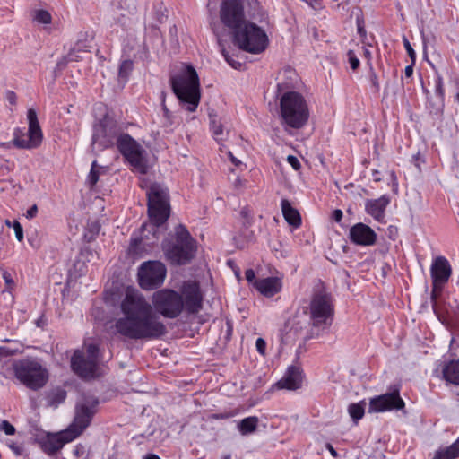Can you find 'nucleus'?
Listing matches in <instances>:
<instances>
[{
  "label": "nucleus",
  "instance_id": "obj_1",
  "mask_svg": "<svg viewBox=\"0 0 459 459\" xmlns=\"http://www.w3.org/2000/svg\"><path fill=\"white\" fill-rule=\"evenodd\" d=\"M203 307V294L196 281H184L180 292L161 289L152 297V304L136 290H127L121 301L123 317L116 321L117 332L132 340H153L167 333L159 315L174 319L186 310L197 314Z\"/></svg>",
  "mask_w": 459,
  "mask_h": 459
},
{
  "label": "nucleus",
  "instance_id": "obj_2",
  "mask_svg": "<svg viewBox=\"0 0 459 459\" xmlns=\"http://www.w3.org/2000/svg\"><path fill=\"white\" fill-rule=\"evenodd\" d=\"M149 222L143 223L139 235H133L129 249L133 253L147 251L154 246L160 234V227L170 215L169 190L160 184H152L147 191Z\"/></svg>",
  "mask_w": 459,
  "mask_h": 459
},
{
  "label": "nucleus",
  "instance_id": "obj_3",
  "mask_svg": "<svg viewBox=\"0 0 459 459\" xmlns=\"http://www.w3.org/2000/svg\"><path fill=\"white\" fill-rule=\"evenodd\" d=\"M171 88L180 105L187 111L196 110L200 102L199 77L192 65H186L179 75L170 79Z\"/></svg>",
  "mask_w": 459,
  "mask_h": 459
},
{
  "label": "nucleus",
  "instance_id": "obj_4",
  "mask_svg": "<svg viewBox=\"0 0 459 459\" xmlns=\"http://www.w3.org/2000/svg\"><path fill=\"white\" fill-rule=\"evenodd\" d=\"M280 117L284 127L302 128L309 117L307 103L302 94L290 91L280 98Z\"/></svg>",
  "mask_w": 459,
  "mask_h": 459
},
{
  "label": "nucleus",
  "instance_id": "obj_5",
  "mask_svg": "<svg viewBox=\"0 0 459 459\" xmlns=\"http://www.w3.org/2000/svg\"><path fill=\"white\" fill-rule=\"evenodd\" d=\"M162 249L171 264H186L194 258L196 246L187 229L180 224L175 229L173 241L165 240Z\"/></svg>",
  "mask_w": 459,
  "mask_h": 459
},
{
  "label": "nucleus",
  "instance_id": "obj_6",
  "mask_svg": "<svg viewBox=\"0 0 459 459\" xmlns=\"http://www.w3.org/2000/svg\"><path fill=\"white\" fill-rule=\"evenodd\" d=\"M12 369L15 378L33 391L41 389L48 381V370L36 359L15 360Z\"/></svg>",
  "mask_w": 459,
  "mask_h": 459
},
{
  "label": "nucleus",
  "instance_id": "obj_7",
  "mask_svg": "<svg viewBox=\"0 0 459 459\" xmlns=\"http://www.w3.org/2000/svg\"><path fill=\"white\" fill-rule=\"evenodd\" d=\"M232 38L238 48L252 54H260L268 46V38L264 30L249 21L236 30Z\"/></svg>",
  "mask_w": 459,
  "mask_h": 459
},
{
  "label": "nucleus",
  "instance_id": "obj_8",
  "mask_svg": "<svg viewBox=\"0 0 459 459\" xmlns=\"http://www.w3.org/2000/svg\"><path fill=\"white\" fill-rule=\"evenodd\" d=\"M334 315L331 296L325 292L316 293L308 307V316L313 328L325 331L333 322Z\"/></svg>",
  "mask_w": 459,
  "mask_h": 459
},
{
  "label": "nucleus",
  "instance_id": "obj_9",
  "mask_svg": "<svg viewBox=\"0 0 459 459\" xmlns=\"http://www.w3.org/2000/svg\"><path fill=\"white\" fill-rule=\"evenodd\" d=\"M117 146L130 165L139 173L147 172V165L141 145L128 134H122L117 139Z\"/></svg>",
  "mask_w": 459,
  "mask_h": 459
},
{
  "label": "nucleus",
  "instance_id": "obj_10",
  "mask_svg": "<svg viewBox=\"0 0 459 459\" xmlns=\"http://www.w3.org/2000/svg\"><path fill=\"white\" fill-rule=\"evenodd\" d=\"M220 19L233 35L236 30L248 22L243 2L241 0H223L220 7Z\"/></svg>",
  "mask_w": 459,
  "mask_h": 459
},
{
  "label": "nucleus",
  "instance_id": "obj_11",
  "mask_svg": "<svg viewBox=\"0 0 459 459\" xmlns=\"http://www.w3.org/2000/svg\"><path fill=\"white\" fill-rule=\"evenodd\" d=\"M166 274V266L161 262H144L138 271L139 284L146 290L157 289L163 284Z\"/></svg>",
  "mask_w": 459,
  "mask_h": 459
},
{
  "label": "nucleus",
  "instance_id": "obj_12",
  "mask_svg": "<svg viewBox=\"0 0 459 459\" xmlns=\"http://www.w3.org/2000/svg\"><path fill=\"white\" fill-rule=\"evenodd\" d=\"M97 404V400L90 399H83L82 402L77 403L74 421L66 429L68 430V434H72L71 437H67L68 440L75 439L90 425L92 417L96 412Z\"/></svg>",
  "mask_w": 459,
  "mask_h": 459
},
{
  "label": "nucleus",
  "instance_id": "obj_13",
  "mask_svg": "<svg viewBox=\"0 0 459 459\" xmlns=\"http://www.w3.org/2000/svg\"><path fill=\"white\" fill-rule=\"evenodd\" d=\"M29 123L28 138L21 134L19 130L15 131L13 137V145L20 149H34L39 147L43 139V134L38 120L37 112L33 108H29L27 112Z\"/></svg>",
  "mask_w": 459,
  "mask_h": 459
},
{
  "label": "nucleus",
  "instance_id": "obj_14",
  "mask_svg": "<svg viewBox=\"0 0 459 459\" xmlns=\"http://www.w3.org/2000/svg\"><path fill=\"white\" fill-rule=\"evenodd\" d=\"M117 137L116 125L109 120H100L94 126L91 145L93 149L103 151L113 146Z\"/></svg>",
  "mask_w": 459,
  "mask_h": 459
},
{
  "label": "nucleus",
  "instance_id": "obj_15",
  "mask_svg": "<svg viewBox=\"0 0 459 459\" xmlns=\"http://www.w3.org/2000/svg\"><path fill=\"white\" fill-rule=\"evenodd\" d=\"M404 406L405 403L400 396V389L399 387H395L391 392L370 398L368 403V413L402 410Z\"/></svg>",
  "mask_w": 459,
  "mask_h": 459
},
{
  "label": "nucleus",
  "instance_id": "obj_16",
  "mask_svg": "<svg viewBox=\"0 0 459 459\" xmlns=\"http://www.w3.org/2000/svg\"><path fill=\"white\" fill-rule=\"evenodd\" d=\"M452 273V268L449 262L444 256H437L432 262L430 267V276L432 279V299H436V294L441 291L443 286L448 281Z\"/></svg>",
  "mask_w": 459,
  "mask_h": 459
},
{
  "label": "nucleus",
  "instance_id": "obj_17",
  "mask_svg": "<svg viewBox=\"0 0 459 459\" xmlns=\"http://www.w3.org/2000/svg\"><path fill=\"white\" fill-rule=\"evenodd\" d=\"M73 371L81 378L91 379L96 377L98 364L96 359L85 358L82 351L77 350L71 359Z\"/></svg>",
  "mask_w": 459,
  "mask_h": 459
},
{
  "label": "nucleus",
  "instance_id": "obj_18",
  "mask_svg": "<svg viewBox=\"0 0 459 459\" xmlns=\"http://www.w3.org/2000/svg\"><path fill=\"white\" fill-rule=\"evenodd\" d=\"M351 241L359 246H372L377 241L376 232L368 225L359 222L350 229Z\"/></svg>",
  "mask_w": 459,
  "mask_h": 459
},
{
  "label": "nucleus",
  "instance_id": "obj_19",
  "mask_svg": "<svg viewBox=\"0 0 459 459\" xmlns=\"http://www.w3.org/2000/svg\"><path fill=\"white\" fill-rule=\"evenodd\" d=\"M255 289L264 297L272 298L282 290V280L280 277H266L255 281Z\"/></svg>",
  "mask_w": 459,
  "mask_h": 459
},
{
  "label": "nucleus",
  "instance_id": "obj_20",
  "mask_svg": "<svg viewBox=\"0 0 459 459\" xmlns=\"http://www.w3.org/2000/svg\"><path fill=\"white\" fill-rule=\"evenodd\" d=\"M302 379L301 368L297 366H290L276 385L279 389L297 390L301 387Z\"/></svg>",
  "mask_w": 459,
  "mask_h": 459
},
{
  "label": "nucleus",
  "instance_id": "obj_21",
  "mask_svg": "<svg viewBox=\"0 0 459 459\" xmlns=\"http://www.w3.org/2000/svg\"><path fill=\"white\" fill-rule=\"evenodd\" d=\"M390 203V198L384 195L377 199H368L365 203V210L368 214L376 221H382L385 218V212Z\"/></svg>",
  "mask_w": 459,
  "mask_h": 459
},
{
  "label": "nucleus",
  "instance_id": "obj_22",
  "mask_svg": "<svg viewBox=\"0 0 459 459\" xmlns=\"http://www.w3.org/2000/svg\"><path fill=\"white\" fill-rule=\"evenodd\" d=\"M281 204L282 214L286 221L295 228L299 227L301 224V218L298 210L293 208L287 199H282Z\"/></svg>",
  "mask_w": 459,
  "mask_h": 459
},
{
  "label": "nucleus",
  "instance_id": "obj_23",
  "mask_svg": "<svg viewBox=\"0 0 459 459\" xmlns=\"http://www.w3.org/2000/svg\"><path fill=\"white\" fill-rule=\"evenodd\" d=\"M444 378L455 385H459V359L452 360L443 368Z\"/></svg>",
  "mask_w": 459,
  "mask_h": 459
},
{
  "label": "nucleus",
  "instance_id": "obj_24",
  "mask_svg": "<svg viewBox=\"0 0 459 459\" xmlns=\"http://www.w3.org/2000/svg\"><path fill=\"white\" fill-rule=\"evenodd\" d=\"M259 419L256 416H249L238 423V429L242 436L254 433L258 426Z\"/></svg>",
  "mask_w": 459,
  "mask_h": 459
},
{
  "label": "nucleus",
  "instance_id": "obj_25",
  "mask_svg": "<svg viewBox=\"0 0 459 459\" xmlns=\"http://www.w3.org/2000/svg\"><path fill=\"white\" fill-rule=\"evenodd\" d=\"M365 401H360L357 403H351L348 407V412L352 420L357 423L361 420L365 414Z\"/></svg>",
  "mask_w": 459,
  "mask_h": 459
},
{
  "label": "nucleus",
  "instance_id": "obj_26",
  "mask_svg": "<svg viewBox=\"0 0 459 459\" xmlns=\"http://www.w3.org/2000/svg\"><path fill=\"white\" fill-rule=\"evenodd\" d=\"M72 434H68V430L65 429V431H62L59 433L58 437H54L53 439L49 440L50 444V450L52 452H56L59 449H61L65 443L71 442L72 440H68L67 437H71Z\"/></svg>",
  "mask_w": 459,
  "mask_h": 459
},
{
  "label": "nucleus",
  "instance_id": "obj_27",
  "mask_svg": "<svg viewBox=\"0 0 459 459\" xmlns=\"http://www.w3.org/2000/svg\"><path fill=\"white\" fill-rule=\"evenodd\" d=\"M134 69V63L130 59H126L121 62L118 70V77L125 82L127 80L129 74Z\"/></svg>",
  "mask_w": 459,
  "mask_h": 459
},
{
  "label": "nucleus",
  "instance_id": "obj_28",
  "mask_svg": "<svg viewBox=\"0 0 459 459\" xmlns=\"http://www.w3.org/2000/svg\"><path fill=\"white\" fill-rule=\"evenodd\" d=\"M443 454L446 455V459H455L459 456V438L453 443L450 446L443 449Z\"/></svg>",
  "mask_w": 459,
  "mask_h": 459
},
{
  "label": "nucleus",
  "instance_id": "obj_29",
  "mask_svg": "<svg viewBox=\"0 0 459 459\" xmlns=\"http://www.w3.org/2000/svg\"><path fill=\"white\" fill-rule=\"evenodd\" d=\"M34 20L42 24H49L52 22L51 14L46 10H38L35 12Z\"/></svg>",
  "mask_w": 459,
  "mask_h": 459
},
{
  "label": "nucleus",
  "instance_id": "obj_30",
  "mask_svg": "<svg viewBox=\"0 0 459 459\" xmlns=\"http://www.w3.org/2000/svg\"><path fill=\"white\" fill-rule=\"evenodd\" d=\"M66 398V392L64 390H57L49 396L50 405L57 406L63 403Z\"/></svg>",
  "mask_w": 459,
  "mask_h": 459
},
{
  "label": "nucleus",
  "instance_id": "obj_31",
  "mask_svg": "<svg viewBox=\"0 0 459 459\" xmlns=\"http://www.w3.org/2000/svg\"><path fill=\"white\" fill-rule=\"evenodd\" d=\"M211 130L216 141L222 139L221 136L223 134V126L220 122L216 121L215 118L211 120Z\"/></svg>",
  "mask_w": 459,
  "mask_h": 459
},
{
  "label": "nucleus",
  "instance_id": "obj_32",
  "mask_svg": "<svg viewBox=\"0 0 459 459\" xmlns=\"http://www.w3.org/2000/svg\"><path fill=\"white\" fill-rule=\"evenodd\" d=\"M237 411H229L220 413H212L208 416V420H228L237 415Z\"/></svg>",
  "mask_w": 459,
  "mask_h": 459
},
{
  "label": "nucleus",
  "instance_id": "obj_33",
  "mask_svg": "<svg viewBox=\"0 0 459 459\" xmlns=\"http://www.w3.org/2000/svg\"><path fill=\"white\" fill-rule=\"evenodd\" d=\"M99 180V171L97 170V161H93L91 169L88 176V181L91 186H93Z\"/></svg>",
  "mask_w": 459,
  "mask_h": 459
},
{
  "label": "nucleus",
  "instance_id": "obj_34",
  "mask_svg": "<svg viewBox=\"0 0 459 459\" xmlns=\"http://www.w3.org/2000/svg\"><path fill=\"white\" fill-rule=\"evenodd\" d=\"M435 92L441 100L444 99L445 89H444L443 78L440 75H437L435 80Z\"/></svg>",
  "mask_w": 459,
  "mask_h": 459
},
{
  "label": "nucleus",
  "instance_id": "obj_35",
  "mask_svg": "<svg viewBox=\"0 0 459 459\" xmlns=\"http://www.w3.org/2000/svg\"><path fill=\"white\" fill-rule=\"evenodd\" d=\"M87 358L98 361L99 348L96 344L91 343L86 347Z\"/></svg>",
  "mask_w": 459,
  "mask_h": 459
},
{
  "label": "nucleus",
  "instance_id": "obj_36",
  "mask_svg": "<svg viewBox=\"0 0 459 459\" xmlns=\"http://www.w3.org/2000/svg\"><path fill=\"white\" fill-rule=\"evenodd\" d=\"M403 46L407 51L408 56L411 58V60L412 61V63H415L416 53H415L414 49L412 48L410 41L408 40V39L405 36H403Z\"/></svg>",
  "mask_w": 459,
  "mask_h": 459
},
{
  "label": "nucleus",
  "instance_id": "obj_37",
  "mask_svg": "<svg viewBox=\"0 0 459 459\" xmlns=\"http://www.w3.org/2000/svg\"><path fill=\"white\" fill-rule=\"evenodd\" d=\"M68 60L71 62H78L82 59V51L78 49L76 47L73 48L69 53L67 54Z\"/></svg>",
  "mask_w": 459,
  "mask_h": 459
},
{
  "label": "nucleus",
  "instance_id": "obj_38",
  "mask_svg": "<svg viewBox=\"0 0 459 459\" xmlns=\"http://www.w3.org/2000/svg\"><path fill=\"white\" fill-rule=\"evenodd\" d=\"M349 63L352 70H356L359 66V60L353 50H349L347 53Z\"/></svg>",
  "mask_w": 459,
  "mask_h": 459
},
{
  "label": "nucleus",
  "instance_id": "obj_39",
  "mask_svg": "<svg viewBox=\"0 0 459 459\" xmlns=\"http://www.w3.org/2000/svg\"><path fill=\"white\" fill-rule=\"evenodd\" d=\"M1 430L6 435L11 436L15 433V428L7 420H3L0 424Z\"/></svg>",
  "mask_w": 459,
  "mask_h": 459
},
{
  "label": "nucleus",
  "instance_id": "obj_40",
  "mask_svg": "<svg viewBox=\"0 0 459 459\" xmlns=\"http://www.w3.org/2000/svg\"><path fill=\"white\" fill-rule=\"evenodd\" d=\"M2 277L5 282V286L8 290H13L15 283H14V281L10 273H8L7 271H3L2 273Z\"/></svg>",
  "mask_w": 459,
  "mask_h": 459
},
{
  "label": "nucleus",
  "instance_id": "obj_41",
  "mask_svg": "<svg viewBox=\"0 0 459 459\" xmlns=\"http://www.w3.org/2000/svg\"><path fill=\"white\" fill-rule=\"evenodd\" d=\"M13 230H14V232H15V237L17 238L18 241H22L23 240V229H22V226L21 225V223L17 221H15L13 222Z\"/></svg>",
  "mask_w": 459,
  "mask_h": 459
},
{
  "label": "nucleus",
  "instance_id": "obj_42",
  "mask_svg": "<svg viewBox=\"0 0 459 459\" xmlns=\"http://www.w3.org/2000/svg\"><path fill=\"white\" fill-rule=\"evenodd\" d=\"M245 278H246L247 281L248 283L252 284L253 287L255 288V281H256L258 279L255 278V273L253 269H247L245 272Z\"/></svg>",
  "mask_w": 459,
  "mask_h": 459
},
{
  "label": "nucleus",
  "instance_id": "obj_43",
  "mask_svg": "<svg viewBox=\"0 0 459 459\" xmlns=\"http://www.w3.org/2000/svg\"><path fill=\"white\" fill-rule=\"evenodd\" d=\"M255 347H256V350L257 351L261 354V355H264L265 354V350H266V342L263 339V338H258L255 342Z\"/></svg>",
  "mask_w": 459,
  "mask_h": 459
},
{
  "label": "nucleus",
  "instance_id": "obj_44",
  "mask_svg": "<svg viewBox=\"0 0 459 459\" xmlns=\"http://www.w3.org/2000/svg\"><path fill=\"white\" fill-rule=\"evenodd\" d=\"M287 161L295 170L299 169L300 162H299V160H298L297 157H295L293 155H289L287 157Z\"/></svg>",
  "mask_w": 459,
  "mask_h": 459
},
{
  "label": "nucleus",
  "instance_id": "obj_45",
  "mask_svg": "<svg viewBox=\"0 0 459 459\" xmlns=\"http://www.w3.org/2000/svg\"><path fill=\"white\" fill-rule=\"evenodd\" d=\"M5 98L11 105L16 104L17 97L14 91H7L5 93Z\"/></svg>",
  "mask_w": 459,
  "mask_h": 459
},
{
  "label": "nucleus",
  "instance_id": "obj_46",
  "mask_svg": "<svg viewBox=\"0 0 459 459\" xmlns=\"http://www.w3.org/2000/svg\"><path fill=\"white\" fill-rule=\"evenodd\" d=\"M38 213V206L36 204H33L31 207H30L26 212V218L28 219H33L36 217Z\"/></svg>",
  "mask_w": 459,
  "mask_h": 459
},
{
  "label": "nucleus",
  "instance_id": "obj_47",
  "mask_svg": "<svg viewBox=\"0 0 459 459\" xmlns=\"http://www.w3.org/2000/svg\"><path fill=\"white\" fill-rule=\"evenodd\" d=\"M70 62H71V61H70V60H68V56L66 55V56H63V57H62V58L57 62V64H56V67H57L58 69H60V70H61V69H64V68L66 66V65H67L68 63H70Z\"/></svg>",
  "mask_w": 459,
  "mask_h": 459
},
{
  "label": "nucleus",
  "instance_id": "obj_48",
  "mask_svg": "<svg viewBox=\"0 0 459 459\" xmlns=\"http://www.w3.org/2000/svg\"><path fill=\"white\" fill-rule=\"evenodd\" d=\"M222 54L226 59V61L234 68H238V66H240L241 64L239 62H235L231 60L229 56V55L226 53L225 49H222Z\"/></svg>",
  "mask_w": 459,
  "mask_h": 459
},
{
  "label": "nucleus",
  "instance_id": "obj_49",
  "mask_svg": "<svg viewBox=\"0 0 459 459\" xmlns=\"http://www.w3.org/2000/svg\"><path fill=\"white\" fill-rule=\"evenodd\" d=\"M342 216H343L342 211L340 209H335L332 214L333 220H334L337 222H340L342 221Z\"/></svg>",
  "mask_w": 459,
  "mask_h": 459
},
{
  "label": "nucleus",
  "instance_id": "obj_50",
  "mask_svg": "<svg viewBox=\"0 0 459 459\" xmlns=\"http://www.w3.org/2000/svg\"><path fill=\"white\" fill-rule=\"evenodd\" d=\"M370 82H371L372 87L377 91L379 90V82L377 80V76L375 73H372L370 74Z\"/></svg>",
  "mask_w": 459,
  "mask_h": 459
},
{
  "label": "nucleus",
  "instance_id": "obj_51",
  "mask_svg": "<svg viewBox=\"0 0 459 459\" xmlns=\"http://www.w3.org/2000/svg\"><path fill=\"white\" fill-rule=\"evenodd\" d=\"M74 453L76 456H82L85 454V447L82 445H78L75 446Z\"/></svg>",
  "mask_w": 459,
  "mask_h": 459
},
{
  "label": "nucleus",
  "instance_id": "obj_52",
  "mask_svg": "<svg viewBox=\"0 0 459 459\" xmlns=\"http://www.w3.org/2000/svg\"><path fill=\"white\" fill-rule=\"evenodd\" d=\"M415 63H411V65H407L405 67V70H404V74H405V76L406 77H411L413 74V66H414Z\"/></svg>",
  "mask_w": 459,
  "mask_h": 459
},
{
  "label": "nucleus",
  "instance_id": "obj_53",
  "mask_svg": "<svg viewBox=\"0 0 459 459\" xmlns=\"http://www.w3.org/2000/svg\"><path fill=\"white\" fill-rule=\"evenodd\" d=\"M162 110L164 112V116L166 117H169L170 112H169V110L168 109V108H167V106L165 104V94L164 93H162Z\"/></svg>",
  "mask_w": 459,
  "mask_h": 459
},
{
  "label": "nucleus",
  "instance_id": "obj_54",
  "mask_svg": "<svg viewBox=\"0 0 459 459\" xmlns=\"http://www.w3.org/2000/svg\"><path fill=\"white\" fill-rule=\"evenodd\" d=\"M412 158H413V160H415V165H416V167L420 169V163H419V162H420V161H421V162H423V161H424V160H422V158H421L420 153V152H417L415 155H413V157H412Z\"/></svg>",
  "mask_w": 459,
  "mask_h": 459
},
{
  "label": "nucleus",
  "instance_id": "obj_55",
  "mask_svg": "<svg viewBox=\"0 0 459 459\" xmlns=\"http://www.w3.org/2000/svg\"><path fill=\"white\" fill-rule=\"evenodd\" d=\"M326 448L328 449V451L331 453V455L333 457H337L338 456L337 452L335 451V449L333 447V446L331 444H326Z\"/></svg>",
  "mask_w": 459,
  "mask_h": 459
},
{
  "label": "nucleus",
  "instance_id": "obj_56",
  "mask_svg": "<svg viewBox=\"0 0 459 459\" xmlns=\"http://www.w3.org/2000/svg\"><path fill=\"white\" fill-rule=\"evenodd\" d=\"M229 157H230V160L232 161V163L235 164L236 166H238L241 163L239 160H238L237 158H235L233 156L231 152H229Z\"/></svg>",
  "mask_w": 459,
  "mask_h": 459
},
{
  "label": "nucleus",
  "instance_id": "obj_57",
  "mask_svg": "<svg viewBox=\"0 0 459 459\" xmlns=\"http://www.w3.org/2000/svg\"><path fill=\"white\" fill-rule=\"evenodd\" d=\"M144 459H160L157 455L149 454L147 455Z\"/></svg>",
  "mask_w": 459,
  "mask_h": 459
},
{
  "label": "nucleus",
  "instance_id": "obj_58",
  "mask_svg": "<svg viewBox=\"0 0 459 459\" xmlns=\"http://www.w3.org/2000/svg\"><path fill=\"white\" fill-rule=\"evenodd\" d=\"M241 215H242L244 218H247V217H248V211H247V209H246V208L242 209V211H241Z\"/></svg>",
  "mask_w": 459,
  "mask_h": 459
},
{
  "label": "nucleus",
  "instance_id": "obj_59",
  "mask_svg": "<svg viewBox=\"0 0 459 459\" xmlns=\"http://www.w3.org/2000/svg\"><path fill=\"white\" fill-rule=\"evenodd\" d=\"M455 101L458 102L459 103V88H458V91L456 92V94L455 95Z\"/></svg>",
  "mask_w": 459,
  "mask_h": 459
},
{
  "label": "nucleus",
  "instance_id": "obj_60",
  "mask_svg": "<svg viewBox=\"0 0 459 459\" xmlns=\"http://www.w3.org/2000/svg\"><path fill=\"white\" fill-rule=\"evenodd\" d=\"M221 459H231V455L230 454L224 455L221 456Z\"/></svg>",
  "mask_w": 459,
  "mask_h": 459
},
{
  "label": "nucleus",
  "instance_id": "obj_61",
  "mask_svg": "<svg viewBox=\"0 0 459 459\" xmlns=\"http://www.w3.org/2000/svg\"><path fill=\"white\" fill-rule=\"evenodd\" d=\"M5 224H6L8 227H10V226H11V221H10L9 220H6V221H5Z\"/></svg>",
  "mask_w": 459,
  "mask_h": 459
},
{
  "label": "nucleus",
  "instance_id": "obj_62",
  "mask_svg": "<svg viewBox=\"0 0 459 459\" xmlns=\"http://www.w3.org/2000/svg\"><path fill=\"white\" fill-rule=\"evenodd\" d=\"M5 145H6V143H0V147H4V146H5Z\"/></svg>",
  "mask_w": 459,
  "mask_h": 459
},
{
  "label": "nucleus",
  "instance_id": "obj_63",
  "mask_svg": "<svg viewBox=\"0 0 459 459\" xmlns=\"http://www.w3.org/2000/svg\"><path fill=\"white\" fill-rule=\"evenodd\" d=\"M359 33H362V32H364V30H363V29H361V28H359Z\"/></svg>",
  "mask_w": 459,
  "mask_h": 459
},
{
  "label": "nucleus",
  "instance_id": "obj_64",
  "mask_svg": "<svg viewBox=\"0 0 459 459\" xmlns=\"http://www.w3.org/2000/svg\"><path fill=\"white\" fill-rule=\"evenodd\" d=\"M238 185H240V180L237 179Z\"/></svg>",
  "mask_w": 459,
  "mask_h": 459
}]
</instances>
